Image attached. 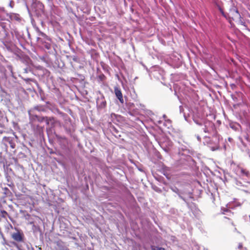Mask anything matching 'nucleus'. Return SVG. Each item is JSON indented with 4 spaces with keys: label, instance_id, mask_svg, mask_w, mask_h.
<instances>
[{
    "label": "nucleus",
    "instance_id": "nucleus-1",
    "mask_svg": "<svg viewBox=\"0 0 250 250\" xmlns=\"http://www.w3.org/2000/svg\"><path fill=\"white\" fill-rule=\"evenodd\" d=\"M36 75L39 78H47L50 76V72L45 68L38 69L36 71Z\"/></svg>",
    "mask_w": 250,
    "mask_h": 250
},
{
    "label": "nucleus",
    "instance_id": "nucleus-2",
    "mask_svg": "<svg viewBox=\"0 0 250 250\" xmlns=\"http://www.w3.org/2000/svg\"><path fill=\"white\" fill-rule=\"evenodd\" d=\"M2 143L5 146L6 149H7V144H9L12 148H15L16 144L14 142V139L10 137H4L2 140Z\"/></svg>",
    "mask_w": 250,
    "mask_h": 250
},
{
    "label": "nucleus",
    "instance_id": "nucleus-3",
    "mask_svg": "<svg viewBox=\"0 0 250 250\" xmlns=\"http://www.w3.org/2000/svg\"><path fill=\"white\" fill-rule=\"evenodd\" d=\"M12 237L14 240L18 242H22L23 240V235L19 232L13 233Z\"/></svg>",
    "mask_w": 250,
    "mask_h": 250
},
{
    "label": "nucleus",
    "instance_id": "nucleus-4",
    "mask_svg": "<svg viewBox=\"0 0 250 250\" xmlns=\"http://www.w3.org/2000/svg\"><path fill=\"white\" fill-rule=\"evenodd\" d=\"M114 91L115 95L117 98L119 99V100L121 102L123 103L124 100L123 98V95L121 90L117 87H114Z\"/></svg>",
    "mask_w": 250,
    "mask_h": 250
},
{
    "label": "nucleus",
    "instance_id": "nucleus-5",
    "mask_svg": "<svg viewBox=\"0 0 250 250\" xmlns=\"http://www.w3.org/2000/svg\"><path fill=\"white\" fill-rule=\"evenodd\" d=\"M38 41L40 42H41L42 45L47 49H50L51 48V45L50 43L45 42H43L42 40L40 38L38 39Z\"/></svg>",
    "mask_w": 250,
    "mask_h": 250
},
{
    "label": "nucleus",
    "instance_id": "nucleus-6",
    "mask_svg": "<svg viewBox=\"0 0 250 250\" xmlns=\"http://www.w3.org/2000/svg\"><path fill=\"white\" fill-rule=\"evenodd\" d=\"M31 118L33 120H37L39 122H42L45 120V118L42 117H40L36 115H33L31 116Z\"/></svg>",
    "mask_w": 250,
    "mask_h": 250
},
{
    "label": "nucleus",
    "instance_id": "nucleus-7",
    "mask_svg": "<svg viewBox=\"0 0 250 250\" xmlns=\"http://www.w3.org/2000/svg\"><path fill=\"white\" fill-rule=\"evenodd\" d=\"M241 173L243 175H245L248 178H250V173L249 171L246 169L241 168Z\"/></svg>",
    "mask_w": 250,
    "mask_h": 250
},
{
    "label": "nucleus",
    "instance_id": "nucleus-8",
    "mask_svg": "<svg viewBox=\"0 0 250 250\" xmlns=\"http://www.w3.org/2000/svg\"><path fill=\"white\" fill-rule=\"evenodd\" d=\"M0 213H1V217L4 218L6 219L7 216L9 217V214H8V213L6 211H5L4 210H1L0 211Z\"/></svg>",
    "mask_w": 250,
    "mask_h": 250
},
{
    "label": "nucleus",
    "instance_id": "nucleus-9",
    "mask_svg": "<svg viewBox=\"0 0 250 250\" xmlns=\"http://www.w3.org/2000/svg\"><path fill=\"white\" fill-rule=\"evenodd\" d=\"M63 243V242L62 240H59V241H57V242H56V244L57 246H58L61 249V250H62V249L63 248H64L62 246Z\"/></svg>",
    "mask_w": 250,
    "mask_h": 250
},
{
    "label": "nucleus",
    "instance_id": "nucleus-10",
    "mask_svg": "<svg viewBox=\"0 0 250 250\" xmlns=\"http://www.w3.org/2000/svg\"><path fill=\"white\" fill-rule=\"evenodd\" d=\"M151 250H166L164 248H159L156 246H151Z\"/></svg>",
    "mask_w": 250,
    "mask_h": 250
},
{
    "label": "nucleus",
    "instance_id": "nucleus-11",
    "mask_svg": "<svg viewBox=\"0 0 250 250\" xmlns=\"http://www.w3.org/2000/svg\"><path fill=\"white\" fill-rule=\"evenodd\" d=\"M223 214H226V213H228V215H230V214H233V213L231 212V211L228 209H223Z\"/></svg>",
    "mask_w": 250,
    "mask_h": 250
},
{
    "label": "nucleus",
    "instance_id": "nucleus-12",
    "mask_svg": "<svg viewBox=\"0 0 250 250\" xmlns=\"http://www.w3.org/2000/svg\"><path fill=\"white\" fill-rule=\"evenodd\" d=\"M243 248V245L242 243H239L238 245L237 248L239 250H241Z\"/></svg>",
    "mask_w": 250,
    "mask_h": 250
},
{
    "label": "nucleus",
    "instance_id": "nucleus-13",
    "mask_svg": "<svg viewBox=\"0 0 250 250\" xmlns=\"http://www.w3.org/2000/svg\"><path fill=\"white\" fill-rule=\"evenodd\" d=\"M14 5H15L14 1H13V0H10L9 3V6L11 8H13V7L14 6Z\"/></svg>",
    "mask_w": 250,
    "mask_h": 250
},
{
    "label": "nucleus",
    "instance_id": "nucleus-14",
    "mask_svg": "<svg viewBox=\"0 0 250 250\" xmlns=\"http://www.w3.org/2000/svg\"><path fill=\"white\" fill-rule=\"evenodd\" d=\"M171 190H172L173 192H175V193H178V192H179V189H178V188H177L176 187L171 188Z\"/></svg>",
    "mask_w": 250,
    "mask_h": 250
},
{
    "label": "nucleus",
    "instance_id": "nucleus-15",
    "mask_svg": "<svg viewBox=\"0 0 250 250\" xmlns=\"http://www.w3.org/2000/svg\"><path fill=\"white\" fill-rule=\"evenodd\" d=\"M41 35L42 37H44L46 40H47L48 41H50V39L48 37H47L44 33H42Z\"/></svg>",
    "mask_w": 250,
    "mask_h": 250
},
{
    "label": "nucleus",
    "instance_id": "nucleus-16",
    "mask_svg": "<svg viewBox=\"0 0 250 250\" xmlns=\"http://www.w3.org/2000/svg\"><path fill=\"white\" fill-rule=\"evenodd\" d=\"M44 121H45V122H46V124L47 125L49 124V120H48V119L47 117L45 118V120Z\"/></svg>",
    "mask_w": 250,
    "mask_h": 250
},
{
    "label": "nucleus",
    "instance_id": "nucleus-17",
    "mask_svg": "<svg viewBox=\"0 0 250 250\" xmlns=\"http://www.w3.org/2000/svg\"><path fill=\"white\" fill-rule=\"evenodd\" d=\"M62 250H69L68 248L65 247L62 249Z\"/></svg>",
    "mask_w": 250,
    "mask_h": 250
},
{
    "label": "nucleus",
    "instance_id": "nucleus-18",
    "mask_svg": "<svg viewBox=\"0 0 250 250\" xmlns=\"http://www.w3.org/2000/svg\"><path fill=\"white\" fill-rule=\"evenodd\" d=\"M35 108L36 109H37V110H39V109H38V108L37 107H36Z\"/></svg>",
    "mask_w": 250,
    "mask_h": 250
},
{
    "label": "nucleus",
    "instance_id": "nucleus-19",
    "mask_svg": "<svg viewBox=\"0 0 250 250\" xmlns=\"http://www.w3.org/2000/svg\"><path fill=\"white\" fill-rule=\"evenodd\" d=\"M205 132H208V131H207L206 129H205Z\"/></svg>",
    "mask_w": 250,
    "mask_h": 250
},
{
    "label": "nucleus",
    "instance_id": "nucleus-20",
    "mask_svg": "<svg viewBox=\"0 0 250 250\" xmlns=\"http://www.w3.org/2000/svg\"><path fill=\"white\" fill-rule=\"evenodd\" d=\"M27 80H30V79H26Z\"/></svg>",
    "mask_w": 250,
    "mask_h": 250
},
{
    "label": "nucleus",
    "instance_id": "nucleus-21",
    "mask_svg": "<svg viewBox=\"0 0 250 250\" xmlns=\"http://www.w3.org/2000/svg\"><path fill=\"white\" fill-rule=\"evenodd\" d=\"M117 250V249H115V250Z\"/></svg>",
    "mask_w": 250,
    "mask_h": 250
}]
</instances>
